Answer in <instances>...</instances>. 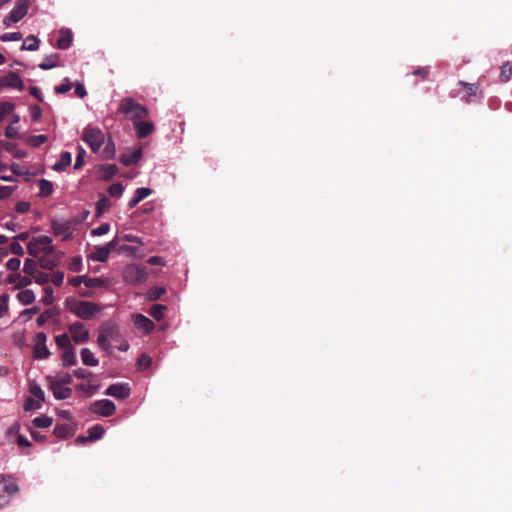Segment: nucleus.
<instances>
[{
    "label": "nucleus",
    "instance_id": "23",
    "mask_svg": "<svg viewBox=\"0 0 512 512\" xmlns=\"http://www.w3.org/2000/svg\"><path fill=\"white\" fill-rule=\"evenodd\" d=\"M109 255H110V253L105 248V246L96 245V246H94V251L91 254L90 258L93 261L106 262L109 258Z\"/></svg>",
    "mask_w": 512,
    "mask_h": 512
},
{
    "label": "nucleus",
    "instance_id": "56",
    "mask_svg": "<svg viewBox=\"0 0 512 512\" xmlns=\"http://www.w3.org/2000/svg\"><path fill=\"white\" fill-rule=\"evenodd\" d=\"M109 230H110V225L108 223H103L100 226H98L97 228L93 229L91 231V233H92V235L102 236V235L107 234L109 232Z\"/></svg>",
    "mask_w": 512,
    "mask_h": 512
},
{
    "label": "nucleus",
    "instance_id": "51",
    "mask_svg": "<svg viewBox=\"0 0 512 512\" xmlns=\"http://www.w3.org/2000/svg\"><path fill=\"white\" fill-rule=\"evenodd\" d=\"M23 38V35L20 32H11V33H4L0 39L3 42H9V41H20Z\"/></svg>",
    "mask_w": 512,
    "mask_h": 512
},
{
    "label": "nucleus",
    "instance_id": "8",
    "mask_svg": "<svg viewBox=\"0 0 512 512\" xmlns=\"http://www.w3.org/2000/svg\"><path fill=\"white\" fill-rule=\"evenodd\" d=\"M47 335L44 332H39L35 338V345L33 354L36 359H46L50 355V351L46 346Z\"/></svg>",
    "mask_w": 512,
    "mask_h": 512
},
{
    "label": "nucleus",
    "instance_id": "15",
    "mask_svg": "<svg viewBox=\"0 0 512 512\" xmlns=\"http://www.w3.org/2000/svg\"><path fill=\"white\" fill-rule=\"evenodd\" d=\"M27 11L17 5L9 12V14L4 18V24L10 25V23H17L20 21L25 15Z\"/></svg>",
    "mask_w": 512,
    "mask_h": 512
},
{
    "label": "nucleus",
    "instance_id": "50",
    "mask_svg": "<svg viewBox=\"0 0 512 512\" xmlns=\"http://www.w3.org/2000/svg\"><path fill=\"white\" fill-rule=\"evenodd\" d=\"M29 390H30V393L32 395H34L40 401H44L45 400L44 391L37 384H35V383L31 384Z\"/></svg>",
    "mask_w": 512,
    "mask_h": 512
},
{
    "label": "nucleus",
    "instance_id": "41",
    "mask_svg": "<svg viewBox=\"0 0 512 512\" xmlns=\"http://www.w3.org/2000/svg\"><path fill=\"white\" fill-rule=\"evenodd\" d=\"M38 264L34 259L28 258L24 262L23 271L26 275L33 276L37 272Z\"/></svg>",
    "mask_w": 512,
    "mask_h": 512
},
{
    "label": "nucleus",
    "instance_id": "10",
    "mask_svg": "<svg viewBox=\"0 0 512 512\" xmlns=\"http://www.w3.org/2000/svg\"><path fill=\"white\" fill-rule=\"evenodd\" d=\"M108 396L115 397L117 399H127L130 396V387L127 383H115L111 384L105 391Z\"/></svg>",
    "mask_w": 512,
    "mask_h": 512
},
{
    "label": "nucleus",
    "instance_id": "7",
    "mask_svg": "<svg viewBox=\"0 0 512 512\" xmlns=\"http://www.w3.org/2000/svg\"><path fill=\"white\" fill-rule=\"evenodd\" d=\"M68 330L71 334V339L76 344L86 343L89 339V331L81 322H75L69 325Z\"/></svg>",
    "mask_w": 512,
    "mask_h": 512
},
{
    "label": "nucleus",
    "instance_id": "22",
    "mask_svg": "<svg viewBox=\"0 0 512 512\" xmlns=\"http://www.w3.org/2000/svg\"><path fill=\"white\" fill-rule=\"evenodd\" d=\"M46 381L48 384H57L65 386L72 382V377L68 373H60L56 376H47Z\"/></svg>",
    "mask_w": 512,
    "mask_h": 512
},
{
    "label": "nucleus",
    "instance_id": "34",
    "mask_svg": "<svg viewBox=\"0 0 512 512\" xmlns=\"http://www.w3.org/2000/svg\"><path fill=\"white\" fill-rule=\"evenodd\" d=\"M53 434L58 438H67L71 435V427L68 424H56Z\"/></svg>",
    "mask_w": 512,
    "mask_h": 512
},
{
    "label": "nucleus",
    "instance_id": "5",
    "mask_svg": "<svg viewBox=\"0 0 512 512\" xmlns=\"http://www.w3.org/2000/svg\"><path fill=\"white\" fill-rule=\"evenodd\" d=\"M18 491V485L10 477L0 475V508L8 504L11 496Z\"/></svg>",
    "mask_w": 512,
    "mask_h": 512
},
{
    "label": "nucleus",
    "instance_id": "16",
    "mask_svg": "<svg viewBox=\"0 0 512 512\" xmlns=\"http://www.w3.org/2000/svg\"><path fill=\"white\" fill-rule=\"evenodd\" d=\"M56 399L64 400L72 395V389L57 384H48Z\"/></svg>",
    "mask_w": 512,
    "mask_h": 512
},
{
    "label": "nucleus",
    "instance_id": "18",
    "mask_svg": "<svg viewBox=\"0 0 512 512\" xmlns=\"http://www.w3.org/2000/svg\"><path fill=\"white\" fill-rule=\"evenodd\" d=\"M110 206L111 202L109 198L103 193L99 194V199L95 205L96 216L101 217L106 211L109 210Z\"/></svg>",
    "mask_w": 512,
    "mask_h": 512
},
{
    "label": "nucleus",
    "instance_id": "36",
    "mask_svg": "<svg viewBox=\"0 0 512 512\" xmlns=\"http://www.w3.org/2000/svg\"><path fill=\"white\" fill-rule=\"evenodd\" d=\"M59 56L58 54H53L45 58V60L39 64V68L42 70H49L58 65Z\"/></svg>",
    "mask_w": 512,
    "mask_h": 512
},
{
    "label": "nucleus",
    "instance_id": "61",
    "mask_svg": "<svg viewBox=\"0 0 512 512\" xmlns=\"http://www.w3.org/2000/svg\"><path fill=\"white\" fill-rule=\"evenodd\" d=\"M41 250V247L37 245L34 240L30 241L27 246L28 254L32 257H36L39 251Z\"/></svg>",
    "mask_w": 512,
    "mask_h": 512
},
{
    "label": "nucleus",
    "instance_id": "64",
    "mask_svg": "<svg viewBox=\"0 0 512 512\" xmlns=\"http://www.w3.org/2000/svg\"><path fill=\"white\" fill-rule=\"evenodd\" d=\"M50 280L55 286H60L64 280V273L62 271H56L52 274Z\"/></svg>",
    "mask_w": 512,
    "mask_h": 512
},
{
    "label": "nucleus",
    "instance_id": "25",
    "mask_svg": "<svg viewBox=\"0 0 512 512\" xmlns=\"http://www.w3.org/2000/svg\"><path fill=\"white\" fill-rule=\"evenodd\" d=\"M458 85L464 87L466 89V94L464 99L466 102H470L472 97H475L479 91V85L475 83H467L464 81H459Z\"/></svg>",
    "mask_w": 512,
    "mask_h": 512
},
{
    "label": "nucleus",
    "instance_id": "40",
    "mask_svg": "<svg viewBox=\"0 0 512 512\" xmlns=\"http://www.w3.org/2000/svg\"><path fill=\"white\" fill-rule=\"evenodd\" d=\"M15 109V105L11 102L0 101V122L4 120L6 116L11 114Z\"/></svg>",
    "mask_w": 512,
    "mask_h": 512
},
{
    "label": "nucleus",
    "instance_id": "21",
    "mask_svg": "<svg viewBox=\"0 0 512 512\" xmlns=\"http://www.w3.org/2000/svg\"><path fill=\"white\" fill-rule=\"evenodd\" d=\"M142 157L141 149H137L133 152L124 153L121 155L120 161L124 166H130L138 162Z\"/></svg>",
    "mask_w": 512,
    "mask_h": 512
},
{
    "label": "nucleus",
    "instance_id": "46",
    "mask_svg": "<svg viewBox=\"0 0 512 512\" xmlns=\"http://www.w3.org/2000/svg\"><path fill=\"white\" fill-rule=\"evenodd\" d=\"M54 301V290L50 286H46L44 288V295L42 297V302L45 305H51Z\"/></svg>",
    "mask_w": 512,
    "mask_h": 512
},
{
    "label": "nucleus",
    "instance_id": "20",
    "mask_svg": "<svg viewBox=\"0 0 512 512\" xmlns=\"http://www.w3.org/2000/svg\"><path fill=\"white\" fill-rule=\"evenodd\" d=\"M51 227L55 235H62L72 228V222L69 220L59 221L54 219L52 220Z\"/></svg>",
    "mask_w": 512,
    "mask_h": 512
},
{
    "label": "nucleus",
    "instance_id": "37",
    "mask_svg": "<svg viewBox=\"0 0 512 512\" xmlns=\"http://www.w3.org/2000/svg\"><path fill=\"white\" fill-rule=\"evenodd\" d=\"M116 154V147L115 143L111 138L108 139V141L105 144V147L102 152V156L104 159H112L115 157Z\"/></svg>",
    "mask_w": 512,
    "mask_h": 512
},
{
    "label": "nucleus",
    "instance_id": "57",
    "mask_svg": "<svg viewBox=\"0 0 512 512\" xmlns=\"http://www.w3.org/2000/svg\"><path fill=\"white\" fill-rule=\"evenodd\" d=\"M40 407H41L40 403L38 401L34 400L33 398L28 397L25 400L24 409L26 411L39 409Z\"/></svg>",
    "mask_w": 512,
    "mask_h": 512
},
{
    "label": "nucleus",
    "instance_id": "49",
    "mask_svg": "<svg viewBox=\"0 0 512 512\" xmlns=\"http://www.w3.org/2000/svg\"><path fill=\"white\" fill-rule=\"evenodd\" d=\"M47 141L46 135H35L28 139V144L33 147H39Z\"/></svg>",
    "mask_w": 512,
    "mask_h": 512
},
{
    "label": "nucleus",
    "instance_id": "30",
    "mask_svg": "<svg viewBox=\"0 0 512 512\" xmlns=\"http://www.w3.org/2000/svg\"><path fill=\"white\" fill-rule=\"evenodd\" d=\"M39 194L40 197H48L53 192V183L46 179H40L38 181Z\"/></svg>",
    "mask_w": 512,
    "mask_h": 512
},
{
    "label": "nucleus",
    "instance_id": "39",
    "mask_svg": "<svg viewBox=\"0 0 512 512\" xmlns=\"http://www.w3.org/2000/svg\"><path fill=\"white\" fill-rule=\"evenodd\" d=\"M39 47V40L31 35L28 36L25 42L21 45V50L35 51Z\"/></svg>",
    "mask_w": 512,
    "mask_h": 512
},
{
    "label": "nucleus",
    "instance_id": "2",
    "mask_svg": "<svg viewBox=\"0 0 512 512\" xmlns=\"http://www.w3.org/2000/svg\"><path fill=\"white\" fill-rule=\"evenodd\" d=\"M65 303L70 312L74 313L83 320L91 319L95 312L98 310L97 305L88 301L67 299Z\"/></svg>",
    "mask_w": 512,
    "mask_h": 512
},
{
    "label": "nucleus",
    "instance_id": "63",
    "mask_svg": "<svg viewBox=\"0 0 512 512\" xmlns=\"http://www.w3.org/2000/svg\"><path fill=\"white\" fill-rule=\"evenodd\" d=\"M10 251L12 254L17 255V256L24 255V249L20 245V243L17 241H14L10 244Z\"/></svg>",
    "mask_w": 512,
    "mask_h": 512
},
{
    "label": "nucleus",
    "instance_id": "55",
    "mask_svg": "<svg viewBox=\"0 0 512 512\" xmlns=\"http://www.w3.org/2000/svg\"><path fill=\"white\" fill-rule=\"evenodd\" d=\"M15 189V186H0V199L9 198L14 193Z\"/></svg>",
    "mask_w": 512,
    "mask_h": 512
},
{
    "label": "nucleus",
    "instance_id": "42",
    "mask_svg": "<svg viewBox=\"0 0 512 512\" xmlns=\"http://www.w3.org/2000/svg\"><path fill=\"white\" fill-rule=\"evenodd\" d=\"M52 418L40 415L33 419V425L37 428H48L52 425Z\"/></svg>",
    "mask_w": 512,
    "mask_h": 512
},
{
    "label": "nucleus",
    "instance_id": "12",
    "mask_svg": "<svg viewBox=\"0 0 512 512\" xmlns=\"http://www.w3.org/2000/svg\"><path fill=\"white\" fill-rule=\"evenodd\" d=\"M133 126L138 139L146 138L155 130L154 124L150 121L139 120L133 123Z\"/></svg>",
    "mask_w": 512,
    "mask_h": 512
},
{
    "label": "nucleus",
    "instance_id": "24",
    "mask_svg": "<svg viewBox=\"0 0 512 512\" xmlns=\"http://www.w3.org/2000/svg\"><path fill=\"white\" fill-rule=\"evenodd\" d=\"M59 316V310L56 307L50 308L45 310L40 314V316L37 318L36 322L38 326L44 325L46 322H48L50 319H54Z\"/></svg>",
    "mask_w": 512,
    "mask_h": 512
},
{
    "label": "nucleus",
    "instance_id": "3",
    "mask_svg": "<svg viewBox=\"0 0 512 512\" xmlns=\"http://www.w3.org/2000/svg\"><path fill=\"white\" fill-rule=\"evenodd\" d=\"M147 276L146 268L138 264H128L122 272L124 282L129 284L143 283L146 281Z\"/></svg>",
    "mask_w": 512,
    "mask_h": 512
},
{
    "label": "nucleus",
    "instance_id": "31",
    "mask_svg": "<svg viewBox=\"0 0 512 512\" xmlns=\"http://www.w3.org/2000/svg\"><path fill=\"white\" fill-rule=\"evenodd\" d=\"M62 361L63 365L65 366H72L76 364L77 358H76V352L74 347H69L67 350L64 351L62 355Z\"/></svg>",
    "mask_w": 512,
    "mask_h": 512
},
{
    "label": "nucleus",
    "instance_id": "19",
    "mask_svg": "<svg viewBox=\"0 0 512 512\" xmlns=\"http://www.w3.org/2000/svg\"><path fill=\"white\" fill-rule=\"evenodd\" d=\"M72 154L68 151H64L60 155V159L53 165V170L61 172L71 165Z\"/></svg>",
    "mask_w": 512,
    "mask_h": 512
},
{
    "label": "nucleus",
    "instance_id": "27",
    "mask_svg": "<svg viewBox=\"0 0 512 512\" xmlns=\"http://www.w3.org/2000/svg\"><path fill=\"white\" fill-rule=\"evenodd\" d=\"M103 331L110 341H117L120 337L118 327L112 323L106 322L102 324Z\"/></svg>",
    "mask_w": 512,
    "mask_h": 512
},
{
    "label": "nucleus",
    "instance_id": "4",
    "mask_svg": "<svg viewBox=\"0 0 512 512\" xmlns=\"http://www.w3.org/2000/svg\"><path fill=\"white\" fill-rule=\"evenodd\" d=\"M82 139L96 153L103 145L105 135L99 128L87 126L83 131Z\"/></svg>",
    "mask_w": 512,
    "mask_h": 512
},
{
    "label": "nucleus",
    "instance_id": "62",
    "mask_svg": "<svg viewBox=\"0 0 512 512\" xmlns=\"http://www.w3.org/2000/svg\"><path fill=\"white\" fill-rule=\"evenodd\" d=\"M29 111H30V116L33 121H37L40 119V117L42 115V110L38 105L30 106Z\"/></svg>",
    "mask_w": 512,
    "mask_h": 512
},
{
    "label": "nucleus",
    "instance_id": "60",
    "mask_svg": "<svg viewBox=\"0 0 512 512\" xmlns=\"http://www.w3.org/2000/svg\"><path fill=\"white\" fill-rule=\"evenodd\" d=\"M64 81H65V83L55 87V92L57 94H64V93H67L68 91H70L71 83L69 81V78H65Z\"/></svg>",
    "mask_w": 512,
    "mask_h": 512
},
{
    "label": "nucleus",
    "instance_id": "43",
    "mask_svg": "<svg viewBox=\"0 0 512 512\" xmlns=\"http://www.w3.org/2000/svg\"><path fill=\"white\" fill-rule=\"evenodd\" d=\"M97 343L105 351H109L111 348L109 339L107 338L105 332L103 331L102 325L100 326V332L97 338Z\"/></svg>",
    "mask_w": 512,
    "mask_h": 512
},
{
    "label": "nucleus",
    "instance_id": "14",
    "mask_svg": "<svg viewBox=\"0 0 512 512\" xmlns=\"http://www.w3.org/2000/svg\"><path fill=\"white\" fill-rule=\"evenodd\" d=\"M118 167L115 164H103L99 166V178L104 181L112 179L118 173Z\"/></svg>",
    "mask_w": 512,
    "mask_h": 512
},
{
    "label": "nucleus",
    "instance_id": "47",
    "mask_svg": "<svg viewBox=\"0 0 512 512\" xmlns=\"http://www.w3.org/2000/svg\"><path fill=\"white\" fill-rule=\"evenodd\" d=\"M86 155V151L81 146L77 147V156L74 164V169H80L84 164V157Z\"/></svg>",
    "mask_w": 512,
    "mask_h": 512
},
{
    "label": "nucleus",
    "instance_id": "58",
    "mask_svg": "<svg viewBox=\"0 0 512 512\" xmlns=\"http://www.w3.org/2000/svg\"><path fill=\"white\" fill-rule=\"evenodd\" d=\"M76 389L80 390V391H84V392L88 393L89 395H93L96 392V390L98 389V386L97 385H86L84 383H81L76 386Z\"/></svg>",
    "mask_w": 512,
    "mask_h": 512
},
{
    "label": "nucleus",
    "instance_id": "17",
    "mask_svg": "<svg viewBox=\"0 0 512 512\" xmlns=\"http://www.w3.org/2000/svg\"><path fill=\"white\" fill-rule=\"evenodd\" d=\"M33 240L37 245L41 247V251L44 252V254H53L55 252V247L51 245V237L42 235L34 238Z\"/></svg>",
    "mask_w": 512,
    "mask_h": 512
},
{
    "label": "nucleus",
    "instance_id": "54",
    "mask_svg": "<svg viewBox=\"0 0 512 512\" xmlns=\"http://www.w3.org/2000/svg\"><path fill=\"white\" fill-rule=\"evenodd\" d=\"M20 265H21V261L19 258H16V257L9 259L6 263L7 269L12 272H17L20 268Z\"/></svg>",
    "mask_w": 512,
    "mask_h": 512
},
{
    "label": "nucleus",
    "instance_id": "59",
    "mask_svg": "<svg viewBox=\"0 0 512 512\" xmlns=\"http://www.w3.org/2000/svg\"><path fill=\"white\" fill-rule=\"evenodd\" d=\"M82 267V259L81 257H74L71 259L69 263V269L74 272H79Z\"/></svg>",
    "mask_w": 512,
    "mask_h": 512
},
{
    "label": "nucleus",
    "instance_id": "44",
    "mask_svg": "<svg viewBox=\"0 0 512 512\" xmlns=\"http://www.w3.org/2000/svg\"><path fill=\"white\" fill-rule=\"evenodd\" d=\"M165 292L166 289L164 287H152L147 292V297L150 301H155L165 294Z\"/></svg>",
    "mask_w": 512,
    "mask_h": 512
},
{
    "label": "nucleus",
    "instance_id": "35",
    "mask_svg": "<svg viewBox=\"0 0 512 512\" xmlns=\"http://www.w3.org/2000/svg\"><path fill=\"white\" fill-rule=\"evenodd\" d=\"M17 298L22 304L29 305L34 302L35 295L32 290L25 289L18 293Z\"/></svg>",
    "mask_w": 512,
    "mask_h": 512
},
{
    "label": "nucleus",
    "instance_id": "1",
    "mask_svg": "<svg viewBox=\"0 0 512 512\" xmlns=\"http://www.w3.org/2000/svg\"><path fill=\"white\" fill-rule=\"evenodd\" d=\"M118 111L124 114L133 123L149 116L148 109L131 97L121 99Z\"/></svg>",
    "mask_w": 512,
    "mask_h": 512
},
{
    "label": "nucleus",
    "instance_id": "9",
    "mask_svg": "<svg viewBox=\"0 0 512 512\" xmlns=\"http://www.w3.org/2000/svg\"><path fill=\"white\" fill-rule=\"evenodd\" d=\"M3 87L14 88L18 90L24 89V84L21 77L13 71L8 72L6 75L0 78V90Z\"/></svg>",
    "mask_w": 512,
    "mask_h": 512
},
{
    "label": "nucleus",
    "instance_id": "48",
    "mask_svg": "<svg viewBox=\"0 0 512 512\" xmlns=\"http://www.w3.org/2000/svg\"><path fill=\"white\" fill-rule=\"evenodd\" d=\"M151 194H152V189L147 188V187H141V188L136 189V191L134 193V197L139 202H141L142 200H144L146 197L150 196Z\"/></svg>",
    "mask_w": 512,
    "mask_h": 512
},
{
    "label": "nucleus",
    "instance_id": "38",
    "mask_svg": "<svg viewBox=\"0 0 512 512\" xmlns=\"http://www.w3.org/2000/svg\"><path fill=\"white\" fill-rule=\"evenodd\" d=\"M55 342H56V345L60 348V349H64V350H67L69 347H73L71 345V338L68 334L64 333V334H60V335H57L55 337Z\"/></svg>",
    "mask_w": 512,
    "mask_h": 512
},
{
    "label": "nucleus",
    "instance_id": "26",
    "mask_svg": "<svg viewBox=\"0 0 512 512\" xmlns=\"http://www.w3.org/2000/svg\"><path fill=\"white\" fill-rule=\"evenodd\" d=\"M71 43H72V35H71L70 31L61 30L60 36H59V38L57 40V44H56L57 48L61 49V50L68 49L71 46Z\"/></svg>",
    "mask_w": 512,
    "mask_h": 512
},
{
    "label": "nucleus",
    "instance_id": "45",
    "mask_svg": "<svg viewBox=\"0 0 512 512\" xmlns=\"http://www.w3.org/2000/svg\"><path fill=\"white\" fill-rule=\"evenodd\" d=\"M124 192L122 183L117 182L109 186L108 193L113 197H121Z\"/></svg>",
    "mask_w": 512,
    "mask_h": 512
},
{
    "label": "nucleus",
    "instance_id": "52",
    "mask_svg": "<svg viewBox=\"0 0 512 512\" xmlns=\"http://www.w3.org/2000/svg\"><path fill=\"white\" fill-rule=\"evenodd\" d=\"M152 363V358L147 354H142L137 361V365L141 369H147Z\"/></svg>",
    "mask_w": 512,
    "mask_h": 512
},
{
    "label": "nucleus",
    "instance_id": "28",
    "mask_svg": "<svg viewBox=\"0 0 512 512\" xmlns=\"http://www.w3.org/2000/svg\"><path fill=\"white\" fill-rule=\"evenodd\" d=\"M81 360L86 366H97L99 363L98 359L89 348H83L81 350Z\"/></svg>",
    "mask_w": 512,
    "mask_h": 512
},
{
    "label": "nucleus",
    "instance_id": "32",
    "mask_svg": "<svg viewBox=\"0 0 512 512\" xmlns=\"http://www.w3.org/2000/svg\"><path fill=\"white\" fill-rule=\"evenodd\" d=\"M167 310V306L163 304H153L149 309V314L157 321H160L164 317V313Z\"/></svg>",
    "mask_w": 512,
    "mask_h": 512
},
{
    "label": "nucleus",
    "instance_id": "13",
    "mask_svg": "<svg viewBox=\"0 0 512 512\" xmlns=\"http://www.w3.org/2000/svg\"><path fill=\"white\" fill-rule=\"evenodd\" d=\"M134 325L145 333H149L154 330L155 325L152 320L142 314H136L133 316Z\"/></svg>",
    "mask_w": 512,
    "mask_h": 512
},
{
    "label": "nucleus",
    "instance_id": "53",
    "mask_svg": "<svg viewBox=\"0 0 512 512\" xmlns=\"http://www.w3.org/2000/svg\"><path fill=\"white\" fill-rule=\"evenodd\" d=\"M84 284L88 288H97L104 285V280L101 278H85Z\"/></svg>",
    "mask_w": 512,
    "mask_h": 512
},
{
    "label": "nucleus",
    "instance_id": "6",
    "mask_svg": "<svg viewBox=\"0 0 512 512\" xmlns=\"http://www.w3.org/2000/svg\"><path fill=\"white\" fill-rule=\"evenodd\" d=\"M89 410L99 416L110 417L115 414L116 406L111 400L101 399L91 403Z\"/></svg>",
    "mask_w": 512,
    "mask_h": 512
},
{
    "label": "nucleus",
    "instance_id": "29",
    "mask_svg": "<svg viewBox=\"0 0 512 512\" xmlns=\"http://www.w3.org/2000/svg\"><path fill=\"white\" fill-rule=\"evenodd\" d=\"M39 266L45 270H53L58 263V260L52 257V254H45L38 261Z\"/></svg>",
    "mask_w": 512,
    "mask_h": 512
},
{
    "label": "nucleus",
    "instance_id": "33",
    "mask_svg": "<svg viewBox=\"0 0 512 512\" xmlns=\"http://www.w3.org/2000/svg\"><path fill=\"white\" fill-rule=\"evenodd\" d=\"M511 77H512V62L506 61L501 66L499 78L502 83H506L511 79Z\"/></svg>",
    "mask_w": 512,
    "mask_h": 512
},
{
    "label": "nucleus",
    "instance_id": "11",
    "mask_svg": "<svg viewBox=\"0 0 512 512\" xmlns=\"http://www.w3.org/2000/svg\"><path fill=\"white\" fill-rule=\"evenodd\" d=\"M87 433H88L87 437L78 436L76 438V442L80 443V444H84L86 442H93L98 439H101L104 435V428L100 424H95L94 426H92L91 428L88 429Z\"/></svg>",
    "mask_w": 512,
    "mask_h": 512
}]
</instances>
